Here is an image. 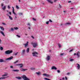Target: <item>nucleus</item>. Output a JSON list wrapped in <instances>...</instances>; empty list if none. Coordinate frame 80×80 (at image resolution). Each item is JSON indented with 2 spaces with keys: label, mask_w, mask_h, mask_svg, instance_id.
Masks as SVG:
<instances>
[{
  "label": "nucleus",
  "mask_w": 80,
  "mask_h": 80,
  "mask_svg": "<svg viewBox=\"0 0 80 80\" xmlns=\"http://www.w3.org/2000/svg\"><path fill=\"white\" fill-rule=\"evenodd\" d=\"M15 65L16 66H20L19 68H22L23 66V64L22 63L18 64Z\"/></svg>",
  "instance_id": "nucleus-5"
},
{
  "label": "nucleus",
  "mask_w": 80,
  "mask_h": 80,
  "mask_svg": "<svg viewBox=\"0 0 80 80\" xmlns=\"http://www.w3.org/2000/svg\"><path fill=\"white\" fill-rule=\"evenodd\" d=\"M22 77L24 80H30V78H27L25 75H23Z\"/></svg>",
  "instance_id": "nucleus-1"
},
{
  "label": "nucleus",
  "mask_w": 80,
  "mask_h": 80,
  "mask_svg": "<svg viewBox=\"0 0 80 80\" xmlns=\"http://www.w3.org/2000/svg\"><path fill=\"white\" fill-rule=\"evenodd\" d=\"M10 68H13V66H10Z\"/></svg>",
  "instance_id": "nucleus-57"
},
{
  "label": "nucleus",
  "mask_w": 80,
  "mask_h": 80,
  "mask_svg": "<svg viewBox=\"0 0 80 80\" xmlns=\"http://www.w3.org/2000/svg\"><path fill=\"white\" fill-rule=\"evenodd\" d=\"M13 72H19V70L18 69H16V70H13L12 71Z\"/></svg>",
  "instance_id": "nucleus-21"
},
{
  "label": "nucleus",
  "mask_w": 80,
  "mask_h": 80,
  "mask_svg": "<svg viewBox=\"0 0 80 80\" xmlns=\"http://www.w3.org/2000/svg\"><path fill=\"white\" fill-rule=\"evenodd\" d=\"M16 8H17V9H19V7H18V6L16 5Z\"/></svg>",
  "instance_id": "nucleus-34"
},
{
  "label": "nucleus",
  "mask_w": 80,
  "mask_h": 80,
  "mask_svg": "<svg viewBox=\"0 0 80 80\" xmlns=\"http://www.w3.org/2000/svg\"><path fill=\"white\" fill-rule=\"evenodd\" d=\"M1 42H2V40L0 39V44H1Z\"/></svg>",
  "instance_id": "nucleus-56"
},
{
  "label": "nucleus",
  "mask_w": 80,
  "mask_h": 80,
  "mask_svg": "<svg viewBox=\"0 0 80 80\" xmlns=\"http://www.w3.org/2000/svg\"><path fill=\"white\" fill-rule=\"evenodd\" d=\"M62 55H63V53H61L60 54V56H62Z\"/></svg>",
  "instance_id": "nucleus-52"
},
{
  "label": "nucleus",
  "mask_w": 80,
  "mask_h": 80,
  "mask_svg": "<svg viewBox=\"0 0 80 80\" xmlns=\"http://www.w3.org/2000/svg\"><path fill=\"white\" fill-rule=\"evenodd\" d=\"M31 44L32 45L33 47L34 48H36V47L38 45L37 42H32Z\"/></svg>",
  "instance_id": "nucleus-3"
},
{
  "label": "nucleus",
  "mask_w": 80,
  "mask_h": 80,
  "mask_svg": "<svg viewBox=\"0 0 80 80\" xmlns=\"http://www.w3.org/2000/svg\"><path fill=\"white\" fill-rule=\"evenodd\" d=\"M59 7H60V8H61L62 7V6L60 5L59 4Z\"/></svg>",
  "instance_id": "nucleus-55"
},
{
  "label": "nucleus",
  "mask_w": 80,
  "mask_h": 80,
  "mask_svg": "<svg viewBox=\"0 0 80 80\" xmlns=\"http://www.w3.org/2000/svg\"><path fill=\"white\" fill-rule=\"evenodd\" d=\"M8 9H10V6H8Z\"/></svg>",
  "instance_id": "nucleus-47"
},
{
  "label": "nucleus",
  "mask_w": 80,
  "mask_h": 80,
  "mask_svg": "<svg viewBox=\"0 0 80 80\" xmlns=\"http://www.w3.org/2000/svg\"><path fill=\"white\" fill-rule=\"evenodd\" d=\"M79 52L76 53V55L77 56L78 58H79V57H80V55H79Z\"/></svg>",
  "instance_id": "nucleus-12"
},
{
  "label": "nucleus",
  "mask_w": 80,
  "mask_h": 80,
  "mask_svg": "<svg viewBox=\"0 0 80 80\" xmlns=\"http://www.w3.org/2000/svg\"><path fill=\"white\" fill-rule=\"evenodd\" d=\"M70 73L69 72H68L67 74V75H70Z\"/></svg>",
  "instance_id": "nucleus-49"
},
{
  "label": "nucleus",
  "mask_w": 80,
  "mask_h": 80,
  "mask_svg": "<svg viewBox=\"0 0 80 80\" xmlns=\"http://www.w3.org/2000/svg\"><path fill=\"white\" fill-rule=\"evenodd\" d=\"M72 2L71 1H68V3H71Z\"/></svg>",
  "instance_id": "nucleus-58"
},
{
  "label": "nucleus",
  "mask_w": 80,
  "mask_h": 80,
  "mask_svg": "<svg viewBox=\"0 0 80 80\" xmlns=\"http://www.w3.org/2000/svg\"><path fill=\"white\" fill-rule=\"evenodd\" d=\"M36 73L38 75H40V74H41V72H36Z\"/></svg>",
  "instance_id": "nucleus-15"
},
{
  "label": "nucleus",
  "mask_w": 80,
  "mask_h": 80,
  "mask_svg": "<svg viewBox=\"0 0 80 80\" xmlns=\"http://www.w3.org/2000/svg\"><path fill=\"white\" fill-rule=\"evenodd\" d=\"M31 37L33 38H34V37H33V36H31Z\"/></svg>",
  "instance_id": "nucleus-63"
},
{
  "label": "nucleus",
  "mask_w": 80,
  "mask_h": 80,
  "mask_svg": "<svg viewBox=\"0 0 80 80\" xmlns=\"http://www.w3.org/2000/svg\"><path fill=\"white\" fill-rule=\"evenodd\" d=\"M65 78L66 80H67V77H65Z\"/></svg>",
  "instance_id": "nucleus-59"
},
{
  "label": "nucleus",
  "mask_w": 80,
  "mask_h": 80,
  "mask_svg": "<svg viewBox=\"0 0 80 80\" xmlns=\"http://www.w3.org/2000/svg\"><path fill=\"white\" fill-rule=\"evenodd\" d=\"M32 55H33V56L37 57V55H38V53L36 52H33L32 53Z\"/></svg>",
  "instance_id": "nucleus-4"
},
{
  "label": "nucleus",
  "mask_w": 80,
  "mask_h": 80,
  "mask_svg": "<svg viewBox=\"0 0 80 80\" xmlns=\"http://www.w3.org/2000/svg\"><path fill=\"white\" fill-rule=\"evenodd\" d=\"M47 77H50V76L49 74H47Z\"/></svg>",
  "instance_id": "nucleus-37"
},
{
  "label": "nucleus",
  "mask_w": 80,
  "mask_h": 80,
  "mask_svg": "<svg viewBox=\"0 0 80 80\" xmlns=\"http://www.w3.org/2000/svg\"><path fill=\"white\" fill-rule=\"evenodd\" d=\"M49 23V21H47L46 22V24H48Z\"/></svg>",
  "instance_id": "nucleus-42"
},
{
  "label": "nucleus",
  "mask_w": 80,
  "mask_h": 80,
  "mask_svg": "<svg viewBox=\"0 0 80 80\" xmlns=\"http://www.w3.org/2000/svg\"><path fill=\"white\" fill-rule=\"evenodd\" d=\"M58 46L59 48H60V47H61V45H60V44H58Z\"/></svg>",
  "instance_id": "nucleus-33"
},
{
  "label": "nucleus",
  "mask_w": 80,
  "mask_h": 80,
  "mask_svg": "<svg viewBox=\"0 0 80 80\" xmlns=\"http://www.w3.org/2000/svg\"><path fill=\"white\" fill-rule=\"evenodd\" d=\"M0 28L3 31V30H4V28H3V27L0 26Z\"/></svg>",
  "instance_id": "nucleus-19"
},
{
  "label": "nucleus",
  "mask_w": 80,
  "mask_h": 80,
  "mask_svg": "<svg viewBox=\"0 0 80 80\" xmlns=\"http://www.w3.org/2000/svg\"><path fill=\"white\" fill-rule=\"evenodd\" d=\"M18 62V60H17V61L15 62H14V63H17V62Z\"/></svg>",
  "instance_id": "nucleus-38"
},
{
  "label": "nucleus",
  "mask_w": 80,
  "mask_h": 80,
  "mask_svg": "<svg viewBox=\"0 0 80 80\" xmlns=\"http://www.w3.org/2000/svg\"><path fill=\"white\" fill-rule=\"evenodd\" d=\"M28 28H29V29H30V27H29Z\"/></svg>",
  "instance_id": "nucleus-64"
},
{
  "label": "nucleus",
  "mask_w": 80,
  "mask_h": 80,
  "mask_svg": "<svg viewBox=\"0 0 80 80\" xmlns=\"http://www.w3.org/2000/svg\"><path fill=\"white\" fill-rule=\"evenodd\" d=\"M3 4L2 3L1 4V7H3Z\"/></svg>",
  "instance_id": "nucleus-50"
},
{
  "label": "nucleus",
  "mask_w": 80,
  "mask_h": 80,
  "mask_svg": "<svg viewBox=\"0 0 80 80\" xmlns=\"http://www.w3.org/2000/svg\"><path fill=\"white\" fill-rule=\"evenodd\" d=\"M18 53V52H17L16 53H15L14 55H17V54Z\"/></svg>",
  "instance_id": "nucleus-40"
},
{
  "label": "nucleus",
  "mask_w": 80,
  "mask_h": 80,
  "mask_svg": "<svg viewBox=\"0 0 80 80\" xmlns=\"http://www.w3.org/2000/svg\"><path fill=\"white\" fill-rule=\"evenodd\" d=\"M0 33H1V34H2V35H3V36L5 37V34H4V33H3V32H0Z\"/></svg>",
  "instance_id": "nucleus-22"
},
{
  "label": "nucleus",
  "mask_w": 80,
  "mask_h": 80,
  "mask_svg": "<svg viewBox=\"0 0 80 80\" xmlns=\"http://www.w3.org/2000/svg\"><path fill=\"white\" fill-rule=\"evenodd\" d=\"M30 23H28V25H29V26H30Z\"/></svg>",
  "instance_id": "nucleus-54"
},
{
  "label": "nucleus",
  "mask_w": 80,
  "mask_h": 80,
  "mask_svg": "<svg viewBox=\"0 0 80 80\" xmlns=\"http://www.w3.org/2000/svg\"><path fill=\"white\" fill-rule=\"evenodd\" d=\"M77 65H78V66H77L78 69V70H79V69H80V65H79V64H77Z\"/></svg>",
  "instance_id": "nucleus-14"
},
{
  "label": "nucleus",
  "mask_w": 80,
  "mask_h": 80,
  "mask_svg": "<svg viewBox=\"0 0 80 80\" xmlns=\"http://www.w3.org/2000/svg\"><path fill=\"white\" fill-rule=\"evenodd\" d=\"M2 25H7L6 24V23H5L3 22L2 23Z\"/></svg>",
  "instance_id": "nucleus-39"
},
{
  "label": "nucleus",
  "mask_w": 80,
  "mask_h": 80,
  "mask_svg": "<svg viewBox=\"0 0 80 80\" xmlns=\"http://www.w3.org/2000/svg\"><path fill=\"white\" fill-rule=\"evenodd\" d=\"M60 80H65V78H62V79H59Z\"/></svg>",
  "instance_id": "nucleus-35"
},
{
  "label": "nucleus",
  "mask_w": 80,
  "mask_h": 80,
  "mask_svg": "<svg viewBox=\"0 0 80 80\" xmlns=\"http://www.w3.org/2000/svg\"><path fill=\"white\" fill-rule=\"evenodd\" d=\"M76 54H77V53H75L74 54V55H76Z\"/></svg>",
  "instance_id": "nucleus-61"
},
{
  "label": "nucleus",
  "mask_w": 80,
  "mask_h": 80,
  "mask_svg": "<svg viewBox=\"0 0 80 80\" xmlns=\"http://www.w3.org/2000/svg\"><path fill=\"white\" fill-rule=\"evenodd\" d=\"M3 59H0V62H3Z\"/></svg>",
  "instance_id": "nucleus-27"
},
{
  "label": "nucleus",
  "mask_w": 80,
  "mask_h": 80,
  "mask_svg": "<svg viewBox=\"0 0 80 80\" xmlns=\"http://www.w3.org/2000/svg\"><path fill=\"white\" fill-rule=\"evenodd\" d=\"M0 50H1L2 51L3 50V48L2 47L0 46Z\"/></svg>",
  "instance_id": "nucleus-26"
},
{
  "label": "nucleus",
  "mask_w": 80,
  "mask_h": 80,
  "mask_svg": "<svg viewBox=\"0 0 80 80\" xmlns=\"http://www.w3.org/2000/svg\"><path fill=\"white\" fill-rule=\"evenodd\" d=\"M2 9L3 10H5L6 9V6H4L3 8H2Z\"/></svg>",
  "instance_id": "nucleus-18"
},
{
  "label": "nucleus",
  "mask_w": 80,
  "mask_h": 80,
  "mask_svg": "<svg viewBox=\"0 0 80 80\" xmlns=\"http://www.w3.org/2000/svg\"><path fill=\"white\" fill-rule=\"evenodd\" d=\"M9 13L10 14V15H12V13L11 12H9Z\"/></svg>",
  "instance_id": "nucleus-51"
},
{
  "label": "nucleus",
  "mask_w": 80,
  "mask_h": 80,
  "mask_svg": "<svg viewBox=\"0 0 80 80\" xmlns=\"http://www.w3.org/2000/svg\"><path fill=\"white\" fill-rule=\"evenodd\" d=\"M6 15H7V16H8V17H9V16H10V15H8V14H7Z\"/></svg>",
  "instance_id": "nucleus-60"
},
{
  "label": "nucleus",
  "mask_w": 80,
  "mask_h": 80,
  "mask_svg": "<svg viewBox=\"0 0 80 80\" xmlns=\"http://www.w3.org/2000/svg\"><path fill=\"white\" fill-rule=\"evenodd\" d=\"M31 69L32 70H35V68H31Z\"/></svg>",
  "instance_id": "nucleus-29"
},
{
  "label": "nucleus",
  "mask_w": 80,
  "mask_h": 80,
  "mask_svg": "<svg viewBox=\"0 0 80 80\" xmlns=\"http://www.w3.org/2000/svg\"><path fill=\"white\" fill-rule=\"evenodd\" d=\"M57 72L58 73H60V70H58Z\"/></svg>",
  "instance_id": "nucleus-44"
},
{
  "label": "nucleus",
  "mask_w": 80,
  "mask_h": 80,
  "mask_svg": "<svg viewBox=\"0 0 80 80\" xmlns=\"http://www.w3.org/2000/svg\"><path fill=\"white\" fill-rule=\"evenodd\" d=\"M12 11H14V8H13V7H12Z\"/></svg>",
  "instance_id": "nucleus-46"
},
{
  "label": "nucleus",
  "mask_w": 80,
  "mask_h": 80,
  "mask_svg": "<svg viewBox=\"0 0 80 80\" xmlns=\"http://www.w3.org/2000/svg\"><path fill=\"white\" fill-rule=\"evenodd\" d=\"M32 20H34V21H36V19H35V18H32Z\"/></svg>",
  "instance_id": "nucleus-43"
},
{
  "label": "nucleus",
  "mask_w": 80,
  "mask_h": 80,
  "mask_svg": "<svg viewBox=\"0 0 80 80\" xmlns=\"http://www.w3.org/2000/svg\"><path fill=\"white\" fill-rule=\"evenodd\" d=\"M47 74L46 73H44L43 74V75L44 76H45V77H47Z\"/></svg>",
  "instance_id": "nucleus-31"
},
{
  "label": "nucleus",
  "mask_w": 80,
  "mask_h": 80,
  "mask_svg": "<svg viewBox=\"0 0 80 80\" xmlns=\"http://www.w3.org/2000/svg\"><path fill=\"white\" fill-rule=\"evenodd\" d=\"M16 36H17V37H18L19 38H20V36L18 35H17Z\"/></svg>",
  "instance_id": "nucleus-45"
},
{
  "label": "nucleus",
  "mask_w": 80,
  "mask_h": 80,
  "mask_svg": "<svg viewBox=\"0 0 80 80\" xmlns=\"http://www.w3.org/2000/svg\"><path fill=\"white\" fill-rule=\"evenodd\" d=\"M9 18L10 20H13V18H12V17L10 16H9Z\"/></svg>",
  "instance_id": "nucleus-23"
},
{
  "label": "nucleus",
  "mask_w": 80,
  "mask_h": 80,
  "mask_svg": "<svg viewBox=\"0 0 80 80\" xmlns=\"http://www.w3.org/2000/svg\"><path fill=\"white\" fill-rule=\"evenodd\" d=\"M14 30V29H13V28H11V30H10V31H12V32H13Z\"/></svg>",
  "instance_id": "nucleus-28"
},
{
  "label": "nucleus",
  "mask_w": 80,
  "mask_h": 80,
  "mask_svg": "<svg viewBox=\"0 0 80 80\" xmlns=\"http://www.w3.org/2000/svg\"><path fill=\"white\" fill-rule=\"evenodd\" d=\"M47 1V2H48V3H51V4H52L53 3V2H52V1L51 0H46Z\"/></svg>",
  "instance_id": "nucleus-13"
},
{
  "label": "nucleus",
  "mask_w": 80,
  "mask_h": 80,
  "mask_svg": "<svg viewBox=\"0 0 80 80\" xmlns=\"http://www.w3.org/2000/svg\"><path fill=\"white\" fill-rule=\"evenodd\" d=\"M20 70H21V71H22V72H25L26 70H27V69H25L22 68L20 69Z\"/></svg>",
  "instance_id": "nucleus-11"
},
{
  "label": "nucleus",
  "mask_w": 80,
  "mask_h": 80,
  "mask_svg": "<svg viewBox=\"0 0 80 80\" xmlns=\"http://www.w3.org/2000/svg\"><path fill=\"white\" fill-rule=\"evenodd\" d=\"M73 60H74L73 59H70L69 61L70 62H72V61H73Z\"/></svg>",
  "instance_id": "nucleus-32"
},
{
  "label": "nucleus",
  "mask_w": 80,
  "mask_h": 80,
  "mask_svg": "<svg viewBox=\"0 0 80 80\" xmlns=\"http://www.w3.org/2000/svg\"><path fill=\"white\" fill-rule=\"evenodd\" d=\"M26 52L27 53H28L29 52V48H28L26 50Z\"/></svg>",
  "instance_id": "nucleus-24"
},
{
  "label": "nucleus",
  "mask_w": 80,
  "mask_h": 80,
  "mask_svg": "<svg viewBox=\"0 0 80 80\" xmlns=\"http://www.w3.org/2000/svg\"><path fill=\"white\" fill-rule=\"evenodd\" d=\"M71 25V23L70 22H66L64 24V25L65 26H67V25Z\"/></svg>",
  "instance_id": "nucleus-9"
},
{
  "label": "nucleus",
  "mask_w": 80,
  "mask_h": 80,
  "mask_svg": "<svg viewBox=\"0 0 80 80\" xmlns=\"http://www.w3.org/2000/svg\"><path fill=\"white\" fill-rule=\"evenodd\" d=\"M7 75H8V73H6L3 75L2 77H6V76H7Z\"/></svg>",
  "instance_id": "nucleus-17"
},
{
  "label": "nucleus",
  "mask_w": 80,
  "mask_h": 80,
  "mask_svg": "<svg viewBox=\"0 0 80 80\" xmlns=\"http://www.w3.org/2000/svg\"><path fill=\"white\" fill-rule=\"evenodd\" d=\"M49 21L50 22H52V21L51 20V19H49Z\"/></svg>",
  "instance_id": "nucleus-48"
},
{
  "label": "nucleus",
  "mask_w": 80,
  "mask_h": 80,
  "mask_svg": "<svg viewBox=\"0 0 80 80\" xmlns=\"http://www.w3.org/2000/svg\"><path fill=\"white\" fill-rule=\"evenodd\" d=\"M57 1V0H54V2H56Z\"/></svg>",
  "instance_id": "nucleus-53"
},
{
  "label": "nucleus",
  "mask_w": 80,
  "mask_h": 80,
  "mask_svg": "<svg viewBox=\"0 0 80 80\" xmlns=\"http://www.w3.org/2000/svg\"><path fill=\"white\" fill-rule=\"evenodd\" d=\"M28 42H27L26 44H24V45L25 46V47H26L27 45H28Z\"/></svg>",
  "instance_id": "nucleus-20"
},
{
  "label": "nucleus",
  "mask_w": 80,
  "mask_h": 80,
  "mask_svg": "<svg viewBox=\"0 0 80 80\" xmlns=\"http://www.w3.org/2000/svg\"><path fill=\"white\" fill-rule=\"evenodd\" d=\"M73 49H72V50H70L69 51V52H72V51H73Z\"/></svg>",
  "instance_id": "nucleus-36"
},
{
  "label": "nucleus",
  "mask_w": 80,
  "mask_h": 80,
  "mask_svg": "<svg viewBox=\"0 0 80 80\" xmlns=\"http://www.w3.org/2000/svg\"><path fill=\"white\" fill-rule=\"evenodd\" d=\"M50 57L49 56H47L46 58V60H47V61H48L50 60Z\"/></svg>",
  "instance_id": "nucleus-8"
},
{
  "label": "nucleus",
  "mask_w": 80,
  "mask_h": 80,
  "mask_svg": "<svg viewBox=\"0 0 80 80\" xmlns=\"http://www.w3.org/2000/svg\"><path fill=\"white\" fill-rule=\"evenodd\" d=\"M13 58V56H11L10 58H7L5 60H8V61L11 60H12V58Z\"/></svg>",
  "instance_id": "nucleus-6"
},
{
  "label": "nucleus",
  "mask_w": 80,
  "mask_h": 80,
  "mask_svg": "<svg viewBox=\"0 0 80 80\" xmlns=\"http://www.w3.org/2000/svg\"><path fill=\"white\" fill-rule=\"evenodd\" d=\"M12 52H13L12 50H8L5 52V53L7 55H8V54H10V53H12Z\"/></svg>",
  "instance_id": "nucleus-2"
},
{
  "label": "nucleus",
  "mask_w": 80,
  "mask_h": 80,
  "mask_svg": "<svg viewBox=\"0 0 80 80\" xmlns=\"http://www.w3.org/2000/svg\"><path fill=\"white\" fill-rule=\"evenodd\" d=\"M14 29H15V30H18V28L17 27H14Z\"/></svg>",
  "instance_id": "nucleus-30"
},
{
  "label": "nucleus",
  "mask_w": 80,
  "mask_h": 80,
  "mask_svg": "<svg viewBox=\"0 0 80 80\" xmlns=\"http://www.w3.org/2000/svg\"><path fill=\"white\" fill-rule=\"evenodd\" d=\"M16 78H17V79H18V80H21L22 79L21 77H16Z\"/></svg>",
  "instance_id": "nucleus-16"
},
{
  "label": "nucleus",
  "mask_w": 80,
  "mask_h": 80,
  "mask_svg": "<svg viewBox=\"0 0 80 80\" xmlns=\"http://www.w3.org/2000/svg\"><path fill=\"white\" fill-rule=\"evenodd\" d=\"M25 53V49H23L21 52V55H24Z\"/></svg>",
  "instance_id": "nucleus-7"
},
{
  "label": "nucleus",
  "mask_w": 80,
  "mask_h": 80,
  "mask_svg": "<svg viewBox=\"0 0 80 80\" xmlns=\"http://www.w3.org/2000/svg\"><path fill=\"white\" fill-rule=\"evenodd\" d=\"M5 78H7L5 77H1V80H2V79H5Z\"/></svg>",
  "instance_id": "nucleus-25"
},
{
  "label": "nucleus",
  "mask_w": 80,
  "mask_h": 80,
  "mask_svg": "<svg viewBox=\"0 0 80 80\" xmlns=\"http://www.w3.org/2000/svg\"><path fill=\"white\" fill-rule=\"evenodd\" d=\"M74 9V8H70V9Z\"/></svg>",
  "instance_id": "nucleus-62"
},
{
  "label": "nucleus",
  "mask_w": 80,
  "mask_h": 80,
  "mask_svg": "<svg viewBox=\"0 0 80 80\" xmlns=\"http://www.w3.org/2000/svg\"><path fill=\"white\" fill-rule=\"evenodd\" d=\"M52 70H57V68L55 66H52L51 68Z\"/></svg>",
  "instance_id": "nucleus-10"
},
{
  "label": "nucleus",
  "mask_w": 80,
  "mask_h": 80,
  "mask_svg": "<svg viewBox=\"0 0 80 80\" xmlns=\"http://www.w3.org/2000/svg\"><path fill=\"white\" fill-rule=\"evenodd\" d=\"M12 13L14 15H16V13H15V12H14V11H12Z\"/></svg>",
  "instance_id": "nucleus-41"
}]
</instances>
